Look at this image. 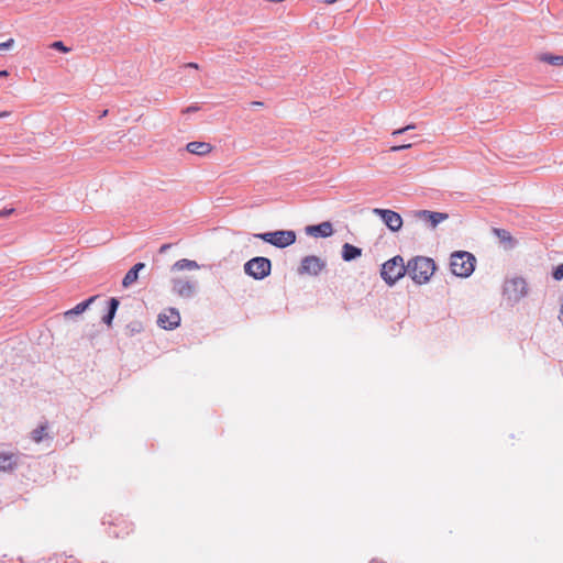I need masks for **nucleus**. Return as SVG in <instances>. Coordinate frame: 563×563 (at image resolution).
Segmentation results:
<instances>
[{"mask_svg": "<svg viewBox=\"0 0 563 563\" xmlns=\"http://www.w3.org/2000/svg\"><path fill=\"white\" fill-rule=\"evenodd\" d=\"M119 300L117 298H111L109 301H108V312L102 317V321L107 324V325H111L112 321H113V318L115 316V312L119 308Z\"/></svg>", "mask_w": 563, "mask_h": 563, "instance_id": "6ab92c4d", "label": "nucleus"}, {"mask_svg": "<svg viewBox=\"0 0 563 563\" xmlns=\"http://www.w3.org/2000/svg\"><path fill=\"white\" fill-rule=\"evenodd\" d=\"M185 66L186 67H190V68H195V69H198V67H199L198 64H196V63H188Z\"/></svg>", "mask_w": 563, "mask_h": 563, "instance_id": "7c9ffc66", "label": "nucleus"}, {"mask_svg": "<svg viewBox=\"0 0 563 563\" xmlns=\"http://www.w3.org/2000/svg\"><path fill=\"white\" fill-rule=\"evenodd\" d=\"M528 294L527 283L521 277H515L505 282L504 295L508 301L518 302Z\"/></svg>", "mask_w": 563, "mask_h": 563, "instance_id": "423d86ee", "label": "nucleus"}, {"mask_svg": "<svg viewBox=\"0 0 563 563\" xmlns=\"http://www.w3.org/2000/svg\"><path fill=\"white\" fill-rule=\"evenodd\" d=\"M9 75L8 70H0V78L7 77Z\"/></svg>", "mask_w": 563, "mask_h": 563, "instance_id": "473e14b6", "label": "nucleus"}, {"mask_svg": "<svg viewBox=\"0 0 563 563\" xmlns=\"http://www.w3.org/2000/svg\"><path fill=\"white\" fill-rule=\"evenodd\" d=\"M540 60L553 66H563V55L542 54Z\"/></svg>", "mask_w": 563, "mask_h": 563, "instance_id": "4be33fe9", "label": "nucleus"}, {"mask_svg": "<svg viewBox=\"0 0 563 563\" xmlns=\"http://www.w3.org/2000/svg\"><path fill=\"white\" fill-rule=\"evenodd\" d=\"M327 266L325 261L316 255H308L301 258L298 267L299 275L318 276Z\"/></svg>", "mask_w": 563, "mask_h": 563, "instance_id": "6e6552de", "label": "nucleus"}, {"mask_svg": "<svg viewBox=\"0 0 563 563\" xmlns=\"http://www.w3.org/2000/svg\"><path fill=\"white\" fill-rule=\"evenodd\" d=\"M145 267L144 263H136L123 277L122 285L128 288L137 280L139 273Z\"/></svg>", "mask_w": 563, "mask_h": 563, "instance_id": "dca6fc26", "label": "nucleus"}, {"mask_svg": "<svg viewBox=\"0 0 563 563\" xmlns=\"http://www.w3.org/2000/svg\"><path fill=\"white\" fill-rule=\"evenodd\" d=\"M172 244H163L161 247H159V253L163 254L165 252H167L168 249H170Z\"/></svg>", "mask_w": 563, "mask_h": 563, "instance_id": "c85d7f7f", "label": "nucleus"}, {"mask_svg": "<svg viewBox=\"0 0 563 563\" xmlns=\"http://www.w3.org/2000/svg\"><path fill=\"white\" fill-rule=\"evenodd\" d=\"M186 148L191 154L202 156V155L208 154L212 147L209 143L194 141V142L188 143Z\"/></svg>", "mask_w": 563, "mask_h": 563, "instance_id": "f3484780", "label": "nucleus"}, {"mask_svg": "<svg viewBox=\"0 0 563 563\" xmlns=\"http://www.w3.org/2000/svg\"><path fill=\"white\" fill-rule=\"evenodd\" d=\"M157 324L165 330H174L180 324V314L176 308H169L157 317Z\"/></svg>", "mask_w": 563, "mask_h": 563, "instance_id": "9b49d317", "label": "nucleus"}, {"mask_svg": "<svg viewBox=\"0 0 563 563\" xmlns=\"http://www.w3.org/2000/svg\"><path fill=\"white\" fill-rule=\"evenodd\" d=\"M51 47L63 53H68L70 51V48L65 46V44L62 41H56L52 43Z\"/></svg>", "mask_w": 563, "mask_h": 563, "instance_id": "b1692460", "label": "nucleus"}, {"mask_svg": "<svg viewBox=\"0 0 563 563\" xmlns=\"http://www.w3.org/2000/svg\"><path fill=\"white\" fill-rule=\"evenodd\" d=\"M272 262L264 256H256L244 264V272L256 280L264 279L271 274Z\"/></svg>", "mask_w": 563, "mask_h": 563, "instance_id": "39448f33", "label": "nucleus"}, {"mask_svg": "<svg viewBox=\"0 0 563 563\" xmlns=\"http://www.w3.org/2000/svg\"><path fill=\"white\" fill-rule=\"evenodd\" d=\"M21 455L13 452H0V472H12L20 464Z\"/></svg>", "mask_w": 563, "mask_h": 563, "instance_id": "f8f14e48", "label": "nucleus"}, {"mask_svg": "<svg viewBox=\"0 0 563 563\" xmlns=\"http://www.w3.org/2000/svg\"><path fill=\"white\" fill-rule=\"evenodd\" d=\"M14 45V40L9 38L5 42L0 43V53L10 49Z\"/></svg>", "mask_w": 563, "mask_h": 563, "instance_id": "a878e982", "label": "nucleus"}, {"mask_svg": "<svg viewBox=\"0 0 563 563\" xmlns=\"http://www.w3.org/2000/svg\"><path fill=\"white\" fill-rule=\"evenodd\" d=\"M476 258L466 251H456L451 255L450 267L453 275L468 277L475 269Z\"/></svg>", "mask_w": 563, "mask_h": 563, "instance_id": "f03ea898", "label": "nucleus"}, {"mask_svg": "<svg viewBox=\"0 0 563 563\" xmlns=\"http://www.w3.org/2000/svg\"><path fill=\"white\" fill-rule=\"evenodd\" d=\"M559 319L563 322V298H562V303H561V309H560V316H559Z\"/></svg>", "mask_w": 563, "mask_h": 563, "instance_id": "2f4dec72", "label": "nucleus"}, {"mask_svg": "<svg viewBox=\"0 0 563 563\" xmlns=\"http://www.w3.org/2000/svg\"><path fill=\"white\" fill-rule=\"evenodd\" d=\"M405 274H408L407 265H405L404 258L400 255H396L385 262L380 271L382 278L389 286L395 285Z\"/></svg>", "mask_w": 563, "mask_h": 563, "instance_id": "7ed1b4c3", "label": "nucleus"}, {"mask_svg": "<svg viewBox=\"0 0 563 563\" xmlns=\"http://www.w3.org/2000/svg\"><path fill=\"white\" fill-rule=\"evenodd\" d=\"M369 563H385V562H380V561H377V560H372Z\"/></svg>", "mask_w": 563, "mask_h": 563, "instance_id": "e433bc0d", "label": "nucleus"}, {"mask_svg": "<svg viewBox=\"0 0 563 563\" xmlns=\"http://www.w3.org/2000/svg\"><path fill=\"white\" fill-rule=\"evenodd\" d=\"M46 430L47 424H41L31 432V439L36 443L42 442L47 437Z\"/></svg>", "mask_w": 563, "mask_h": 563, "instance_id": "412c9836", "label": "nucleus"}, {"mask_svg": "<svg viewBox=\"0 0 563 563\" xmlns=\"http://www.w3.org/2000/svg\"><path fill=\"white\" fill-rule=\"evenodd\" d=\"M410 147H411L410 143L401 144V145H394V146L390 147V151L391 152H399V151L407 150V148H410Z\"/></svg>", "mask_w": 563, "mask_h": 563, "instance_id": "bb28decb", "label": "nucleus"}, {"mask_svg": "<svg viewBox=\"0 0 563 563\" xmlns=\"http://www.w3.org/2000/svg\"><path fill=\"white\" fill-rule=\"evenodd\" d=\"M9 112H0V117H8Z\"/></svg>", "mask_w": 563, "mask_h": 563, "instance_id": "c9c22d12", "label": "nucleus"}, {"mask_svg": "<svg viewBox=\"0 0 563 563\" xmlns=\"http://www.w3.org/2000/svg\"><path fill=\"white\" fill-rule=\"evenodd\" d=\"M494 235L498 239L499 243L505 250H511L516 246L517 241L511 236L510 232L505 229H493Z\"/></svg>", "mask_w": 563, "mask_h": 563, "instance_id": "4468645a", "label": "nucleus"}, {"mask_svg": "<svg viewBox=\"0 0 563 563\" xmlns=\"http://www.w3.org/2000/svg\"><path fill=\"white\" fill-rule=\"evenodd\" d=\"M362 255V249L350 243H344L342 246L341 256L343 261L351 262L358 258Z\"/></svg>", "mask_w": 563, "mask_h": 563, "instance_id": "2eb2a0df", "label": "nucleus"}, {"mask_svg": "<svg viewBox=\"0 0 563 563\" xmlns=\"http://www.w3.org/2000/svg\"><path fill=\"white\" fill-rule=\"evenodd\" d=\"M306 232L314 238H328L333 234V227L331 222L324 221L316 225H308Z\"/></svg>", "mask_w": 563, "mask_h": 563, "instance_id": "ddd939ff", "label": "nucleus"}, {"mask_svg": "<svg viewBox=\"0 0 563 563\" xmlns=\"http://www.w3.org/2000/svg\"><path fill=\"white\" fill-rule=\"evenodd\" d=\"M172 283V291L185 299H190L197 294L198 282L196 279L188 278H173Z\"/></svg>", "mask_w": 563, "mask_h": 563, "instance_id": "0eeeda50", "label": "nucleus"}, {"mask_svg": "<svg viewBox=\"0 0 563 563\" xmlns=\"http://www.w3.org/2000/svg\"><path fill=\"white\" fill-rule=\"evenodd\" d=\"M97 299V296H91L85 301H81L77 303L73 309L65 312L66 318H71L73 316L81 314L84 311H86L89 306Z\"/></svg>", "mask_w": 563, "mask_h": 563, "instance_id": "a211bd4d", "label": "nucleus"}, {"mask_svg": "<svg viewBox=\"0 0 563 563\" xmlns=\"http://www.w3.org/2000/svg\"><path fill=\"white\" fill-rule=\"evenodd\" d=\"M252 107H261L263 106V102H260V101H254L251 103Z\"/></svg>", "mask_w": 563, "mask_h": 563, "instance_id": "72a5a7b5", "label": "nucleus"}, {"mask_svg": "<svg viewBox=\"0 0 563 563\" xmlns=\"http://www.w3.org/2000/svg\"><path fill=\"white\" fill-rule=\"evenodd\" d=\"M412 217L426 223L430 229H435L441 222L449 218V214L430 210H417L412 212Z\"/></svg>", "mask_w": 563, "mask_h": 563, "instance_id": "9d476101", "label": "nucleus"}, {"mask_svg": "<svg viewBox=\"0 0 563 563\" xmlns=\"http://www.w3.org/2000/svg\"><path fill=\"white\" fill-rule=\"evenodd\" d=\"M253 236L278 249H285L296 242V232L292 230H277L272 232L256 233Z\"/></svg>", "mask_w": 563, "mask_h": 563, "instance_id": "20e7f679", "label": "nucleus"}, {"mask_svg": "<svg viewBox=\"0 0 563 563\" xmlns=\"http://www.w3.org/2000/svg\"><path fill=\"white\" fill-rule=\"evenodd\" d=\"M413 129H416L415 124H408V125H406V126H404L401 129H397V130L393 131L391 135L393 136H397V135H400V134H402V133H405L407 131L413 130Z\"/></svg>", "mask_w": 563, "mask_h": 563, "instance_id": "393cba45", "label": "nucleus"}, {"mask_svg": "<svg viewBox=\"0 0 563 563\" xmlns=\"http://www.w3.org/2000/svg\"><path fill=\"white\" fill-rule=\"evenodd\" d=\"M199 108L197 106H190L188 108H186V110L184 112H195L197 111Z\"/></svg>", "mask_w": 563, "mask_h": 563, "instance_id": "c756f323", "label": "nucleus"}, {"mask_svg": "<svg viewBox=\"0 0 563 563\" xmlns=\"http://www.w3.org/2000/svg\"><path fill=\"white\" fill-rule=\"evenodd\" d=\"M407 271L416 284L422 285L430 280L435 271V263L432 258L417 256L408 262Z\"/></svg>", "mask_w": 563, "mask_h": 563, "instance_id": "f257e3e1", "label": "nucleus"}, {"mask_svg": "<svg viewBox=\"0 0 563 563\" xmlns=\"http://www.w3.org/2000/svg\"><path fill=\"white\" fill-rule=\"evenodd\" d=\"M15 210L13 208H3L0 210V218H7L11 216Z\"/></svg>", "mask_w": 563, "mask_h": 563, "instance_id": "cd10ccee", "label": "nucleus"}, {"mask_svg": "<svg viewBox=\"0 0 563 563\" xmlns=\"http://www.w3.org/2000/svg\"><path fill=\"white\" fill-rule=\"evenodd\" d=\"M373 213L380 217L385 225L393 232L399 231L402 227L404 221L401 216L394 210L375 208L373 209Z\"/></svg>", "mask_w": 563, "mask_h": 563, "instance_id": "1a4fd4ad", "label": "nucleus"}, {"mask_svg": "<svg viewBox=\"0 0 563 563\" xmlns=\"http://www.w3.org/2000/svg\"><path fill=\"white\" fill-rule=\"evenodd\" d=\"M336 1L338 0H324V2L328 3V4H332V3L336 2Z\"/></svg>", "mask_w": 563, "mask_h": 563, "instance_id": "f704fd0d", "label": "nucleus"}, {"mask_svg": "<svg viewBox=\"0 0 563 563\" xmlns=\"http://www.w3.org/2000/svg\"><path fill=\"white\" fill-rule=\"evenodd\" d=\"M552 277L555 280H562L563 279V263L553 268Z\"/></svg>", "mask_w": 563, "mask_h": 563, "instance_id": "5701e85b", "label": "nucleus"}, {"mask_svg": "<svg viewBox=\"0 0 563 563\" xmlns=\"http://www.w3.org/2000/svg\"><path fill=\"white\" fill-rule=\"evenodd\" d=\"M200 266L196 261L188 260V258H181L174 263L172 266V271H194L198 269Z\"/></svg>", "mask_w": 563, "mask_h": 563, "instance_id": "aec40b11", "label": "nucleus"}]
</instances>
